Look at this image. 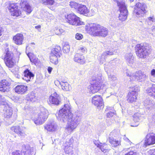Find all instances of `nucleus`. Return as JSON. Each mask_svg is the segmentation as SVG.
Segmentation results:
<instances>
[{
  "label": "nucleus",
  "mask_w": 155,
  "mask_h": 155,
  "mask_svg": "<svg viewBox=\"0 0 155 155\" xmlns=\"http://www.w3.org/2000/svg\"><path fill=\"white\" fill-rule=\"evenodd\" d=\"M57 118L61 121H68L65 130L68 134H71L80 124L81 120V114L75 113L73 114L71 112V107L69 101L64 105V107L58 113Z\"/></svg>",
  "instance_id": "nucleus-1"
},
{
  "label": "nucleus",
  "mask_w": 155,
  "mask_h": 155,
  "mask_svg": "<svg viewBox=\"0 0 155 155\" xmlns=\"http://www.w3.org/2000/svg\"><path fill=\"white\" fill-rule=\"evenodd\" d=\"M85 29L88 33L94 36L105 37L108 34L107 28L97 24H88L86 25Z\"/></svg>",
  "instance_id": "nucleus-2"
},
{
  "label": "nucleus",
  "mask_w": 155,
  "mask_h": 155,
  "mask_svg": "<svg viewBox=\"0 0 155 155\" xmlns=\"http://www.w3.org/2000/svg\"><path fill=\"white\" fill-rule=\"evenodd\" d=\"M102 74H99L98 75H95L91 81V85L90 90L93 94L97 92L100 89L106 90V89L105 84H102Z\"/></svg>",
  "instance_id": "nucleus-3"
},
{
  "label": "nucleus",
  "mask_w": 155,
  "mask_h": 155,
  "mask_svg": "<svg viewBox=\"0 0 155 155\" xmlns=\"http://www.w3.org/2000/svg\"><path fill=\"white\" fill-rule=\"evenodd\" d=\"M137 56L140 58H145L150 52V47L147 43L137 44L135 47Z\"/></svg>",
  "instance_id": "nucleus-4"
},
{
  "label": "nucleus",
  "mask_w": 155,
  "mask_h": 155,
  "mask_svg": "<svg viewBox=\"0 0 155 155\" xmlns=\"http://www.w3.org/2000/svg\"><path fill=\"white\" fill-rule=\"evenodd\" d=\"M48 115V110L43 107H41L37 114L32 119L36 125L43 124L46 120Z\"/></svg>",
  "instance_id": "nucleus-5"
},
{
  "label": "nucleus",
  "mask_w": 155,
  "mask_h": 155,
  "mask_svg": "<svg viewBox=\"0 0 155 155\" xmlns=\"http://www.w3.org/2000/svg\"><path fill=\"white\" fill-rule=\"evenodd\" d=\"M126 74L127 76L130 77V81L142 82L146 79V75L141 71H139L131 74L128 69L126 70Z\"/></svg>",
  "instance_id": "nucleus-6"
},
{
  "label": "nucleus",
  "mask_w": 155,
  "mask_h": 155,
  "mask_svg": "<svg viewBox=\"0 0 155 155\" xmlns=\"http://www.w3.org/2000/svg\"><path fill=\"white\" fill-rule=\"evenodd\" d=\"M64 17L67 19V21L71 25L76 26L84 25V22L81 20L80 18L73 13L66 15Z\"/></svg>",
  "instance_id": "nucleus-7"
},
{
  "label": "nucleus",
  "mask_w": 155,
  "mask_h": 155,
  "mask_svg": "<svg viewBox=\"0 0 155 155\" xmlns=\"http://www.w3.org/2000/svg\"><path fill=\"white\" fill-rule=\"evenodd\" d=\"M146 5L143 3H137L134 7V14L137 17H143L147 13Z\"/></svg>",
  "instance_id": "nucleus-8"
},
{
  "label": "nucleus",
  "mask_w": 155,
  "mask_h": 155,
  "mask_svg": "<svg viewBox=\"0 0 155 155\" xmlns=\"http://www.w3.org/2000/svg\"><path fill=\"white\" fill-rule=\"evenodd\" d=\"M117 4L120 12L118 17L119 20L124 21L127 19L128 15V11L127 7L124 2H118Z\"/></svg>",
  "instance_id": "nucleus-9"
},
{
  "label": "nucleus",
  "mask_w": 155,
  "mask_h": 155,
  "mask_svg": "<svg viewBox=\"0 0 155 155\" xmlns=\"http://www.w3.org/2000/svg\"><path fill=\"white\" fill-rule=\"evenodd\" d=\"M49 103L58 105L61 102V98L59 94L54 92L49 98Z\"/></svg>",
  "instance_id": "nucleus-10"
},
{
  "label": "nucleus",
  "mask_w": 155,
  "mask_h": 155,
  "mask_svg": "<svg viewBox=\"0 0 155 155\" xmlns=\"http://www.w3.org/2000/svg\"><path fill=\"white\" fill-rule=\"evenodd\" d=\"M8 9L12 15L18 17L21 14V11L18 9V6L16 3H10Z\"/></svg>",
  "instance_id": "nucleus-11"
},
{
  "label": "nucleus",
  "mask_w": 155,
  "mask_h": 155,
  "mask_svg": "<svg viewBox=\"0 0 155 155\" xmlns=\"http://www.w3.org/2000/svg\"><path fill=\"white\" fill-rule=\"evenodd\" d=\"M2 107L3 108L4 116L5 118L8 120L10 119L13 114V110L12 108L8 104L2 105Z\"/></svg>",
  "instance_id": "nucleus-12"
},
{
  "label": "nucleus",
  "mask_w": 155,
  "mask_h": 155,
  "mask_svg": "<svg viewBox=\"0 0 155 155\" xmlns=\"http://www.w3.org/2000/svg\"><path fill=\"white\" fill-rule=\"evenodd\" d=\"M155 143V134L150 133L147 134L145 140L144 145L146 146Z\"/></svg>",
  "instance_id": "nucleus-13"
},
{
  "label": "nucleus",
  "mask_w": 155,
  "mask_h": 155,
  "mask_svg": "<svg viewBox=\"0 0 155 155\" xmlns=\"http://www.w3.org/2000/svg\"><path fill=\"white\" fill-rule=\"evenodd\" d=\"M13 54L9 52H7L5 58V64L9 68H12L14 65Z\"/></svg>",
  "instance_id": "nucleus-14"
},
{
  "label": "nucleus",
  "mask_w": 155,
  "mask_h": 155,
  "mask_svg": "<svg viewBox=\"0 0 155 155\" xmlns=\"http://www.w3.org/2000/svg\"><path fill=\"white\" fill-rule=\"evenodd\" d=\"M10 83L6 80H3L0 82V91L2 92H8L10 90Z\"/></svg>",
  "instance_id": "nucleus-15"
},
{
  "label": "nucleus",
  "mask_w": 155,
  "mask_h": 155,
  "mask_svg": "<svg viewBox=\"0 0 155 155\" xmlns=\"http://www.w3.org/2000/svg\"><path fill=\"white\" fill-rule=\"evenodd\" d=\"M92 103L97 107H103V103L102 98L100 95H95L92 98Z\"/></svg>",
  "instance_id": "nucleus-16"
},
{
  "label": "nucleus",
  "mask_w": 155,
  "mask_h": 155,
  "mask_svg": "<svg viewBox=\"0 0 155 155\" xmlns=\"http://www.w3.org/2000/svg\"><path fill=\"white\" fill-rule=\"evenodd\" d=\"M25 128L20 127L19 126H13L11 128V130L20 136H24L25 134Z\"/></svg>",
  "instance_id": "nucleus-17"
},
{
  "label": "nucleus",
  "mask_w": 155,
  "mask_h": 155,
  "mask_svg": "<svg viewBox=\"0 0 155 155\" xmlns=\"http://www.w3.org/2000/svg\"><path fill=\"white\" fill-rule=\"evenodd\" d=\"M73 60L81 64H84L86 62L85 57L83 55L79 53L75 54L73 59Z\"/></svg>",
  "instance_id": "nucleus-18"
},
{
  "label": "nucleus",
  "mask_w": 155,
  "mask_h": 155,
  "mask_svg": "<svg viewBox=\"0 0 155 155\" xmlns=\"http://www.w3.org/2000/svg\"><path fill=\"white\" fill-rule=\"evenodd\" d=\"M24 148H25L22 152L24 155H34L35 152L33 147H31L28 144L24 145Z\"/></svg>",
  "instance_id": "nucleus-19"
},
{
  "label": "nucleus",
  "mask_w": 155,
  "mask_h": 155,
  "mask_svg": "<svg viewBox=\"0 0 155 155\" xmlns=\"http://www.w3.org/2000/svg\"><path fill=\"white\" fill-rule=\"evenodd\" d=\"M125 59L128 65L131 66L133 65L135 61L134 58L131 53L126 54Z\"/></svg>",
  "instance_id": "nucleus-20"
},
{
  "label": "nucleus",
  "mask_w": 155,
  "mask_h": 155,
  "mask_svg": "<svg viewBox=\"0 0 155 155\" xmlns=\"http://www.w3.org/2000/svg\"><path fill=\"white\" fill-rule=\"evenodd\" d=\"M20 6L23 10L28 13H30L32 11L30 6L25 0H21L20 3Z\"/></svg>",
  "instance_id": "nucleus-21"
},
{
  "label": "nucleus",
  "mask_w": 155,
  "mask_h": 155,
  "mask_svg": "<svg viewBox=\"0 0 155 155\" xmlns=\"http://www.w3.org/2000/svg\"><path fill=\"white\" fill-rule=\"evenodd\" d=\"M97 147L99 148L101 151L104 153L108 152L109 150L108 147V145L105 143H102L97 141L94 143Z\"/></svg>",
  "instance_id": "nucleus-22"
},
{
  "label": "nucleus",
  "mask_w": 155,
  "mask_h": 155,
  "mask_svg": "<svg viewBox=\"0 0 155 155\" xmlns=\"http://www.w3.org/2000/svg\"><path fill=\"white\" fill-rule=\"evenodd\" d=\"M142 119V117L141 114L139 113H135L133 116V124H134L131 125L132 127H137L139 124L138 122L140 121Z\"/></svg>",
  "instance_id": "nucleus-23"
},
{
  "label": "nucleus",
  "mask_w": 155,
  "mask_h": 155,
  "mask_svg": "<svg viewBox=\"0 0 155 155\" xmlns=\"http://www.w3.org/2000/svg\"><path fill=\"white\" fill-rule=\"evenodd\" d=\"M114 54L113 51L112 50L107 51L104 52L101 55L99 56V60L100 62L103 64L105 61V58L107 56Z\"/></svg>",
  "instance_id": "nucleus-24"
},
{
  "label": "nucleus",
  "mask_w": 155,
  "mask_h": 155,
  "mask_svg": "<svg viewBox=\"0 0 155 155\" xmlns=\"http://www.w3.org/2000/svg\"><path fill=\"white\" fill-rule=\"evenodd\" d=\"M15 91L18 94H23L27 91V87L23 85H18L15 87Z\"/></svg>",
  "instance_id": "nucleus-25"
},
{
  "label": "nucleus",
  "mask_w": 155,
  "mask_h": 155,
  "mask_svg": "<svg viewBox=\"0 0 155 155\" xmlns=\"http://www.w3.org/2000/svg\"><path fill=\"white\" fill-rule=\"evenodd\" d=\"M57 127L56 123L54 121H52L47 124L44 127L46 130L49 131H53L56 130Z\"/></svg>",
  "instance_id": "nucleus-26"
},
{
  "label": "nucleus",
  "mask_w": 155,
  "mask_h": 155,
  "mask_svg": "<svg viewBox=\"0 0 155 155\" xmlns=\"http://www.w3.org/2000/svg\"><path fill=\"white\" fill-rule=\"evenodd\" d=\"M24 37L22 34H18L14 36L13 40L15 43L17 45H21L22 44Z\"/></svg>",
  "instance_id": "nucleus-27"
},
{
  "label": "nucleus",
  "mask_w": 155,
  "mask_h": 155,
  "mask_svg": "<svg viewBox=\"0 0 155 155\" xmlns=\"http://www.w3.org/2000/svg\"><path fill=\"white\" fill-rule=\"evenodd\" d=\"M143 104L145 107L148 109L151 110L155 107L154 102L149 98H147L144 101Z\"/></svg>",
  "instance_id": "nucleus-28"
},
{
  "label": "nucleus",
  "mask_w": 155,
  "mask_h": 155,
  "mask_svg": "<svg viewBox=\"0 0 155 155\" xmlns=\"http://www.w3.org/2000/svg\"><path fill=\"white\" fill-rule=\"evenodd\" d=\"M34 76V74L28 69H26L24 71L23 79L27 81H29L31 79H33Z\"/></svg>",
  "instance_id": "nucleus-29"
},
{
  "label": "nucleus",
  "mask_w": 155,
  "mask_h": 155,
  "mask_svg": "<svg viewBox=\"0 0 155 155\" xmlns=\"http://www.w3.org/2000/svg\"><path fill=\"white\" fill-rule=\"evenodd\" d=\"M78 12L81 14H84L85 15H87L89 12L86 6L84 5H80L78 10Z\"/></svg>",
  "instance_id": "nucleus-30"
},
{
  "label": "nucleus",
  "mask_w": 155,
  "mask_h": 155,
  "mask_svg": "<svg viewBox=\"0 0 155 155\" xmlns=\"http://www.w3.org/2000/svg\"><path fill=\"white\" fill-rule=\"evenodd\" d=\"M108 141L112 147H117L121 144L120 141L117 140L112 137H109Z\"/></svg>",
  "instance_id": "nucleus-31"
},
{
  "label": "nucleus",
  "mask_w": 155,
  "mask_h": 155,
  "mask_svg": "<svg viewBox=\"0 0 155 155\" xmlns=\"http://www.w3.org/2000/svg\"><path fill=\"white\" fill-rule=\"evenodd\" d=\"M61 48L59 46H56L54 48L52 49L51 51L50 54L53 55H57L58 56L60 57L61 54Z\"/></svg>",
  "instance_id": "nucleus-32"
},
{
  "label": "nucleus",
  "mask_w": 155,
  "mask_h": 155,
  "mask_svg": "<svg viewBox=\"0 0 155 155\" xmlns=\"http://www.w3.org/2000/svg\"><path fill=\"white\" fill-rule=\"evenodd\" d=\"M59 84L63 90L66 91H69L71 89V85L67 82H59Z\"/></svg>",
  "instance_id": "nucleus-33"
},
{
  "label": "nucleus",
  "mask_w": 155,
  "mask_h": 155,
  "mask_svg": "<svg viewBox=\"0 0 155 155\" xmlns=\"http://www.w3.org/2000/svg\"><path fill=\"white\" fill-rule=\"evenodd\" d=\"M146 92L149 95L155 98V84H153L151 87L147 88Z\"/></svg>",
  "instance_id": "nucleus-34"
},
{
  "label": "nucleus",
  "mask_w": 155,
  "mask_h": 155,
  "mask_svg": "<svg viewBox=\"0 0 155 155\" xmlns=\"http://www.w3.org/2000/svg\"><path fill=\"white\" fill-rule=\"evenodd\" d=\"M60 57L58 56L57 55H54V54L53 55L52 54H50V61L52 63L55 64H57L58 63V58Z\"/></svg>",
  "instance_id": "nucleus-35"
},
{
  "label": "nucleus",
  "mask_w": 155,
  "mask_h": 155,
  "mask_svg": "<svg viewBox=\"0 0 155 155\" xmlns=\"http://www.w3.org/2000/svg\"><path fill=\"white\" fill-rule=\"evenodd\" d=\"M137 95L134 94H131L130 93H128L127 96V101L131 103L135 102L137 99Z\"/></svg>",
  "instance_id": "nucleus-36"
},
{
  "label": "nucleus",
  "mask_w": 155,
  "mask_h": 155,
  "mask_svg": "<svg viewBox=\"0 0 155 155\" xmlns=\"http://www.w3.org/2000/svg\"><path fill=\"white\" fill-rule=\"evenodd\" d=\"M73 148L72 146L65 145L64 150L66 153L72 155L74 153Z\"/></svg>",
  "instance_id": "nucleus-37"
},
{
  "label": "nucleus",
  "mask_w": 155,
  "mask_h": 155,
  "mask_svg": "<svg viewBox=\"0 0 155 155\" xmlns=\"http://www.w3.org/2000/svg\"><path fill=\"white\" fill-rule=\"evenodd\" d=\"M131 91L130 92L131 94H135L137 95V92L139 91V87L137 86H135L134 87H131Z\"/></svg>",
  "instance_id": "nucleus-38"
},
{
  "label": "nucleus",
  "mask_w": 155,
  "mask_h": 155,
  "mask_svg": "<svg viewBox=\"0 0 155 155\" xmlns=\"http://www.w3.org/2000/svg\"><path fill=\"white\" fill-rule=\"evenodd\" d=\"M109 64V65H105L104 67L105 70L108 75H109V74L113 72V69L110 66V64Z\"/></svg>",
  "instance_id": "nucleus-39"
},
{
  "label": "nucleus",
  "mask_w": 155,
  "mask_h": 155,
  "mask_svg": "<svg viewBox=\"0 0 155 155\" xmlns=\"http://www.w3.org/2000/svg\"><path fill=\"white\" fill-rule=\"evenodd\" d=\"M146 21L148 25H150L155 22V18L153 16L148 17Z\"/></svg>",
  "instance_id": "nucleus-40"
},
{
  "label": "nucleus",
  "mask_w": 155,
  "mask_h": 155,
  "mask_svg": "<svg viewBox=\"0 0 155 155\" xmlns=\"http://www.w3.org/2000/svg\"><path fill=\"white\" fill-rule=\"evenodd\" d=\"M80 5L74 2H71L70 4V5L71 8H73L75 9H77V10Z\"/></svg>",
  "instance_id": "nucleus-41"
},
{
  "label": "nucleus",
  "mask_w": 155,
  "mask_h": 155,
  "mask_svg": "<svg viewBox=\"0 0 155 155\" xmlns=\"http://www.w3.org/2000/svg\"><path fill=\"white\" fill-rule=\"evenodd\" d=\"M29 99L30 101L33 102L35 101L36 99L35 96V94L34 93H31L28 94Z\"/></svg>",
  "instance_id": "nucleus-42"
},
{
  "label": "nucleus",
  "mask_w": 155,
  "mask_h": 155,
  "mask_svg": "<svg viewBox=\"0 0 155 155\" xmlns=\"http://www.w3.org/2000/svg\"><path fill=\"white\" fill-rule=\"evenodd\" d=\"M108 79L110 81H112V82H117V77H116V76L114 75L110 74V75H108Z\"/></svg>",
  "instance_id": "nucleus-43"
},
{
  "label": "nucleus",
  "mask_w": 155,
  "mask_h": 155,
  "mask_svg": "<svg viewBox=\"0 0 155 155\" xmlns=\"http://www.w3.org/2000/svg\"><path fill=\"white\" fill-rule=\"evenodd\" d=\"M70 46L68 44H65L63 47V50L64 53H68L70 51Z\"/></svg>",
  "instance_id": "nucleus-44"
},
{
  "label": "nucleus",
  "mask_w": 155,
  "mask_h": 155,
  "mask_svg": "<svg viewBox=\"0 0 155 155\" xmlns=\"http://www.w3.org/2000/svg\"><path fill=\"white\" fill-rule=\"evenodd\" d=\"M74 142V139L72 137L66 140L65 142V145H68V146H72V143Z\"/></svg>",
  "instance_id": "nucleus-45"
},
{
  "label": "nucleus",
  "mask_w": 155,
  "mask_h": 155,
  "mask_svg": "<svg viewBox=\"0 0 155 155\" xmlns=\"http://www.w3.org/2000/svg\"><path fill=\"white\" fill-rule=\"evenodd\" d=\"M54 31L56 35H60L63 33L64 31L62 29L55 28L54 30Z\"/></svg>",
  "instance_id": "nucleus-46"
},
{
  "label": "nucleus",
  "mask_w": 155,
  "mask_h": 155,
  "mask_svg": "<svg viewBox=\"0 0 155 155\" xmlns=\"http://www.w3.org/2000/svg\"><path fill=\"white\" fill-rule=\"evenodd\" d=\"M42 3L45 5H52L53 4V0H42Z\"/></svg>",
  "instance_id": "nucleus-47"
},
{
  "label": "nucleus",
  "mask_w": 155,
  "mask_h": 155,
  "mask_svg": "<svg viewBox=\"0 0 155 155\" xmlns=\"http://www.w3.org/2000/svg\"><path fill=\"white\" fill-rule=\"evenodd\" d=\"M125 155H139L138 153H137L136 150L130 151Z\"/></svg>",
  "instance_id": "nucleus-48"
},
{
  "label": "nucleus",
  "mask_w": 155,
  "mask_h": 155,
  "mask_svg": "<svg viewBox=\"0 0 155 155\" xmlns=\"http://www.w3.org/2000/svg\"><path fill=\"white\" fill-rule=\"evenodd\" d=\"M83 38V36L81 34L77 33L75 35V38L78 40H80Z\"/></svg>",
  "instance_id": "nucleus-49"
},
{
  "label": "nucleus",
  "mask_w": 155,
  "mask_h": 155,
  "mask_svg": "<svg viewBox=\"0 0 155 155\" xmlns=\"http://www.w3.org/2000/svg\"><path fill=\"white\" fill-rule=\"evenodd\" d=\"M12 155H24L22 151H16L12 153Z\"/></svg>",
  "instance_id": "nucleus-50"
},
{
  "label": "nucleus",
  "mask_w": 155,
  "mask_h": 155,
  "mask_svg": "<svg viewBox=\"0 0 155 155\" xmlns=\"http://www.w3.org/2000/svg\"><path fill=\"white\" fill-rule=\"evenodd\" d=\"M115 114L114 112L110 111L107 113L106 116L107 117H110L113 116Z\"/></svg>",
  "instance_id": "nucleus-51"
},
{
  "label": "nucleus",
  "mask_w": 155,
  "mask_h": 155,
  "mask_svg": "<svg viewBox=\"0 0 155 155\" xmlns=\"http://www.w3.org/2000/svg\"><path fill=\"white\" fill-rule=\"evenodd\" d=\"M79 50L81 51L83 53L85 52L87 50L86 48L83 46L80 47L79 48Z\"/></svg>",
  "instance_id": "nucleus-52"
},
{
  "label": "nucleus",
  "mask_w": 155,
  "mask_h": 155,
  "mask_svg": "<svg viewBox=\"0 0 155 155\" xmlns=\"http://www.w3.org/2000/svg\"><path fill=\"white\" fill-rule=\"evenodd\" d=\"M151 74L153 77L155 76V69H153L151 71Z\"/></svg>",
  "instance_id": "nucleus-53"
},
{
  "label": "nucleus",
  "mask_w": 155,
  "mask_h": 155,
  "mask_svg": "<svg viewBox=\"0 0 155 155\" xmlns=\"http://www.w3.org/2000/svg\"><path fill=\"white\" fill-rule=\"evenodd\" d=\"M150 29L149 28H144V31H145L146 32V33L147 34H148L150 33Z\"/></svg>",
  "instance_id": "nucleus-54"
},
{
  "label": "nucleus",
  "mask_w": 155,
  "mask_h": 155,
  "mask_svg": "<svg viewBox=\"0 0 155 155\" xmlns=\"http://www.w3.org/2000/svg\"><path fill=\"white\" fill-rule=\"evenodd\" d=\"M123 139L124 140L128 142H129L130 143H131L129 139L127 138L125 136L123 138Z\"/></svg>",
  "instance_id": "nucleus-55"
},
{
  "label": "nucleus",
  "mask_w": 155,
  "mask_h": 155,
  "mask_svg": "<svg viewBox=\"0 0 155 155\" xmlns=\"http://www.w3.org/2000/svg\"><path fill=\"white\" fill-rule=\"evenodd\" d=\"M4 101V100L3 99V98L2 96L0 95V104H1V103L2 102Z\"/></svg>",
  "instance_id": "nucleus-56"
},
{
  "label": "nucleus",
  "mask_w": 155,
  "mask_h": 155,
  "mask_svg": "<svg viewBox=\"0 0 155 155\" xmlns=\"http://www.w3.org/2000/svg\"><path fill=\"white\" fill-rule=\"evenodd\" d=\"M48 71L49 73H51L52 70V68L51 67H49L48 68Z\"/></svg>",
  "instance_id": "nucleus-57"
},
{
  "label": "nucleus",
  "mask_w": 155,
  "mask_h": 155,
  "mask_svg": "<svg viewBox=\"0 0 155 155\" xmlns=\"http://www.w3.org/2000/svg\"><path fill=\"white\" fill-rule=\"evenodd\" d=\"M151 31L152 32H153L155 35V26H153L151 29Z\"/></svg>",
  "instance_id": "nucleus-58"
},
{
  "label": "nucleus",
  "mask_w": 155,
  "mask_h": 155,
  "mask_svg": "<svg viewBox=\"0 0 155 155\" xmlns=\"http://www.w3.org/2000/svg\"><path fill=\"white\" fill-rule=\"evenodd\" d=\"M152 120L154 122H155V114L153 115L152 117Z\"/></svg>",
  "instance_id": "nucleus-59"
},
{
  "label": "nucleus",
  "mask_w": 155,
  "mask_h": 155,
  "mask_svg": "<svg viewBox=\"0 0 155 155\" xmlns=\"http://www.w3.org/2000/svg\"><path fill=\"white\" fill-rule=\"evenodd\" d=\"M35 28L36 29L40 28H41V26L40 25L36 26H35Z\"/></svg>",
  "instance_id": "nucleus-60"
},
{
  "label": "nucleus",
  "mask_w": 155,
  "mask_h": 155,
  "mask_svg": "<svg viewBox=\"0 0 155 155\" xmlns=\"http://www.w3.org/2000/svg\"><path fill=\"white\" fill-rule=\"evenodd\" d=\"M152 152L153 155H155V150H152Z\"/></svg>",
  "instance_id": "nucleus-61"
},
{
  "label": "nucleus",
  "mask_w": 155,
  "mask_h": 155,
  "mask_svg": "<svg viewBox=\"0 0 155 155\" xmlns=\"http://www.w3.org/2000/svg\"><path fill=\"white\" fill-rule=\"evenodd\" d=\"M2 28L0 27V36L2 35Z\"/></svg>",
  "instance_id": "nucleus-62"
},
{
  "label": "nucleus",
  "mask_w": 155,
  "mask_h": 155,
  "mask_svg": "<svg viewBox=\"0 0 155 155\" xmlns=\"http://www.w3.org/2000/svg\"><path fill=\"white\" fill-rule=\"evenodd\" d=\"M110 107H107V109H108V110H112V109L113 108H111V109H110Z\"/></svg>",
  "instance_id": "nucleus-63"
},
{
  "label": "nucleus",
  "mask_w": 155,
  "mask_h": 155,
  "mask_svg": "<svg viewBox=\"0 0 155 155\" xmlns=\"http://www.w3.org/2000/svg\"><path fill=\"white\" fill-rule=\"evenodd\" d=\"M28 46H27L26 47V50L28 49Z\"/></svg>",
  "instance_id": "nucleus-64"
}]
</instances>
